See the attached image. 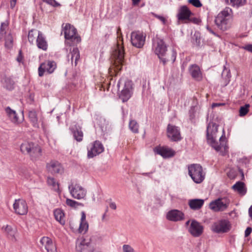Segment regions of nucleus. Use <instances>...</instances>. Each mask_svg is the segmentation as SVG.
I'll list each match as a JSON object with an SVG mask.
<instances>
[{
	"instance_id": "603ef678",
	"label": "nucleus",
	"mask_w": 252,
	"mask_h": 252,
	"mask_svg": "<svg viewBox=\"0 0 252 252\" xmlns=\"http://www.w3.org/2000/svg\"><path fill=\"white\" fill-rule=\"evenodd\" d=\"M22 60H23V57H22V51L21 50H19V55H18V56L17 57V61L20 63L22 61Z\"/></svg>"
},
{
	"instance_id": "774afa93",
	"label": "nucleus",
	"mask_w": 252,
	"mask_h": 252,
	"mask_svg": "<svg viewBox=\"0 0 252 252\" xmlns=\"http://www.w3.org/2000/svg\"><path fill=\"white\" fill-rule=\"evenodd\" d=\"M83 206V205L82 203L78 202V204H76V207L77 206Z\"/></svg>"
},
{
	"instance_id": "8fccbe9b",
	"label": "nucleus",
	"mask_w": 252,
	"mask_h": 252,
	"mask_svg": "<svg viewBox=\"0 0 252 252\" xmlns=\"http://www.w3.org/2000/svg\"><path fill=\"white\" fill-rule=\"evenodd\" d=\"M242 48L252 53V44H248L243 46Z\"/></svg>"
},
{
	"instance_id": "13d9d810",
	"label": "nucleus",
	"mask_w": 252,
	"mask_h": 252,
	"mask_svg": "<svg viewBox=\"0 0 252 252\" xmlns=\"http://www.w3.org/2000/svg\"><path fill=\"white\" fill-rule=\"evenodd\" d=\"M17 0H11L10 1V7L11 8H13L16 4Z\"/></svg>"
},
{
	"instance_id": "4d7b16f0",
	"label": "nucleus",
	"mask_w": 252,
	"mask_h": 252,
	"mask_svg": "<svg viewBox=\"0 0 252 252\" xmlns=\"http://www.w3.org/2000/svg\"><path fill=\"white\" fill-rule=\"evenodd\" d=\"M155 171V170H153L150 172H148V173H142L141 174L144 175V176H148L149 177H151V175L153 173H154Z\"/></svg>"
},
{
	"instance_id": "f3484780",
	"label": "nucleus",
	"mask_w": 252,
	"mask_h": 252,
	"mask_svg": "<svg viewBox=\"0 0 252 252\" xmlns=\"http://www.w3.org/2000/svg\"><path fill=\"white\" fill-rule=\"evenodd\" d=\"M56 67V64L54 61H48L42 63L38 67V75L40 77L42 76L45 71H47L48 73H52Z\"/></svg>"
},
{
	"instance_id": "bf43d9fd",
	"label": "nucleus",
	"mask_w": 252,
	"mask_h": 252,
	"mask_svg": "<svg viewBox=\"0 0 252 252\" xmlns=\"http://www.w3.org/2000/svg\"><path fill=\"white\" fill-rule=\"evenodd\" d=\"M117 33L118 35V37L120 38L122 36V33L121 32V29L120 28H118L117 31Z\"/></svg>"
},
{
	"instance_id": "5fc2aeb1",
	"label": "nucleus",
	"mask_w": 252,
	"mask_h": 252,
	"mask_svg": "<svg viewBox=\"0 0 252 252\" xmlns=\"http://www.w3.org/2000/svg\"><path fill=\"white\" fill-rule=\"evenodd\" d=\"M109 206L112 209H113V210H116V208H117V206H116V204L115 202H111L109 204Z\"/></svg>"
},
{
	"instance_id": "052dcab7",
	"label": "nucleus",
	"mask_w": 252,
	"mask_h": 252,
	"mask_svg": "<svg viewBox=\"0 0 252 252\" xmlns=\"http://www.w3.org/2000/svg\"><path fill=\"white\" fill-rule=\"evenodd\" d=\"M162 57H160V58L159 59L160 60V61L163 64L165 65L166 63L167 60L165 58Z\"/></svg>"
},
{
	"instance_id": "a878e982",
	"label": "nucleus",
	"mask_w": 252,
	"mask_h": 252,
	"mask_svg": "<svg viewBox=\"0 0 252 252\" xmlns=\"http://www.w3.org/2000/svg\"><path fill=\"white\" fill-rule=\"evenodd\" d=\"M204 203V200L202 199H192L189 200L188 204L190 208L193 210L200 209Z\"/></svg>"
},
{
	"instance_id": "09e8293b",
	"label": "nucleus",
	"mask_w": 252,
	"mask_h": 252,
	"mask_svg": "<svg viewBox=\"0 0 252 252\" xmlns=\"http://www.w3.org/2000/svg\"><path fill=\"white\" fill-rule=\"evenodd\" d=\"M42 1L54 7L60 5L55 0H42Z\"/></svg>"
},
{
	"instance_id": "6ab92c4d",
	"label": "nucleus",
	"mask_w": 252,
	"mask_h": 252,
	"mask_svg": "<svg viewBox=\"0 0 252 252\" xmlns=\"http://www.w3.org/2000/svg\"><path fill=\"white\" fill-rule=\"evenodd\" d=\"M167 136L172 141H177L181 140L180 130L178 127L169 124L167 126Z\"/></svg>"
},
{
	"instance_id": "58836bf2",
	"label": "nucleus",
	"mask_w": 252,
	"mask_h": 252,
	"mask_svg": "<svg viewBox=\"0 0 252 252\" xmlns=\"http://www.w3.org/2000/svg\"><path fill=\"white\" fill-rule=\"evenodd\" d=\"M129 128L130 130L135 133L138 132L139 125L135 120H130L129 123Z\"/></svg>"
},
{
	"instance_id": "e433bc0d",
	"label": "nucleus",
	"mask_w": 252,
	"mask_h": 252,
	"mask_svg": "<svg viewBox=\"0 0 252 252\" xmlns=\"http://www.w3.org/2000/svg\"><path fill=\"white\" fill-rule=\"evenodd\" d=\"M14 81L9 78H6L4 79L3 87L8 90H12L14 89Z\"/></svg>"
},
{
	"instance_id": "b1692460",
	"label": "nucleus",
	"mask_w": 252,
	"mask_h": 252,
	"mask_svg": "<svg viewBox=\"0 0 252 252\" xmlns=\"http://www.w3.org/2000/svg\"><path fill=\"white\" fill-rule=\"evenodd\" d=\"M189 72L192 77L197 81L202 79V74L200 68L196 64H192L189 68Z\"/></svg>"
},
{
	"instance_id": "412c9836",
	"label": "nucleus",
	"mask_w": 252,
	"mask_h": 252,
	"mask_svg": "<svg viewBox=\"0 0 252 252\" xmlns=\"http://www.w3.org/2000/svg\"><path fill=\"white\" fill-rule=\"evenodd\" d=\"M166 218L173 221H181L184 219V214L178 210H172L167 213Z\"/></svg>"
},
{
	"instance_id": "de8ad7c7",
	"label": "nucleus",
	"mask_w": 252,
	"mask_h": 252,
	"mask_svg": "<svg viewBox=\"0 0 252 252\" xmlns=\"http://www.w3.org/2000/svg\"><path fill=\"white\" fill-rule=\"evenodd\" d=\"M189 2L196 7H200L202 5L199 0H189Z\"/></svg>"
},
{
	"instance_id": "0eeeda50",
	"label": "nucleus",
	"mask_w": 252,
	"mask_h": 252,
	"mask_svg": "<svg viewBox=\"0 0 252 252\" xmlns=\"http://www.w3.org/2000/svg\"><path fill=\"white\" fill-rule=\"evenodd\" d=\"M152 51L159 58L164 57L167 51V45L163 39L155 38L153 39Z\"/></svg>"
},
{
	"instance_id": "39448f33",
	"label": "nucleus",
	"mask_w": 252,
	"mask_h": 252,
	"mask_svg": "<svg viewBox=\"0 0 252 252\" xmlns=\"http://www.w3.org/2000/svg\"><path fill=\"white\" fill-rule=\"evenodd\" d=\"M112 58L114 63L109 69H114L115 72L120 71L122 69L124 60V51L123 48L118 45L116 49L113 52ZM111 71H112V70H111Z\"/></svg>"
},
{
	"instance_id": "a211bd4d",
	"label": "nucleus",
	"mask_w": 252,
	"mask_h": 252,
	"mask_svg": "<svg viewBox=\"0 0 252 252\" xmlns=\"http://www.w3.org/2000/svg\"><path fill=\"white\" fill-rule=\"evenodd\" d=\"M46 168L48 171L52 174H62L63 172V168L58 161H51L47 163Z\"/></svg>"
},
{
	"instance_id": "423d86ee",
	"label": "nucleus",
	"mask_w": 252,
	"mask_h": 252,
	"mask_svg": "<svg viewBox=\"0 0 252 252\" xmlns=\"http://www.w3.org/2000/svg\"><path fill=\"white\" fill-rule=\"evenodd\" d=\"M189 175L196 184L202 183L205 179V174L202 166L199 164H192L188 166Z\"/></svg>"
},
{
	"instance_id": "20e7f679",
	"label": "nucleus",
	"mask_w": 252,
	"mask_h": 252,
	"mask_svg": "<svg viewBox=\"0 0 252 252\" xmlns=\"http://www.w3.org/2000/svg\"><path fill=\"white\" fill-rule=\"evenodd\" d=\"M117 87L119 90L122 87L120 98L123 102L127 101L131 97L133 93L132 81L126 78H121L117 83Z\"/></svg>"
},
{
	"instance_id": "72a5a7b5",
	"label": "nucleus",
	"mask_w": 252,
	"mask_h": 252,
	"mask_svg": "<svg viewBox=\"0 0 252 252\" xmlns=\"http://www.w3.org/2000/svg\"><path fill=\"white\" fill-rule=\"evenodd\" d=\"M29 118L31 122L32 123L33 126L35 127L37 126V117L36 111L34 110L29 111Z\"/></svg>"
},
{
	"instance_id": "ea45409f",
	"label": "nucleus",
	"mask_w": 252,
	"mask_h": 252,
	"mask_svg": "<svg viewBox=\"0 0 252 252\" xmlns=\"http://www.w3.org/2000/svg\"><path fill=\"white\" fill-rule=\"evenodd\" d=\"M2 228L4 229V231L9 237H11L12 238L14 237L15 231L11 226L7 225L5 227L3 226Z\"/></svg>"
},
{
	"instance_id": "aec40b11",
	"label": "nucleus",
	"mask_w": 252,
	"mask_h": 252,
	"mask_svg": "<svg viewBox=\"0 0 252 252\" xmlns=\"http://www.w3.org/2000/svg\"><path fill=\"white\" fill-rule=\"evenodd\" d=\"M40 243L47 251V252H57L56 244L48 237H43L40 240Z\"/></svg>"
},
{
	"instance_id": "2eb2a0df",
	"label": "nucleus",
	"mask_w": 252,
	"mask_h": 252,
	"mask_svg": "<svg viewBox=\"0 0 252 252\" xmlns=\"http://www.w3.org/2000/svg\"><path fill=\"white\" fill-rule=\"evenodd\" d=\"M88 149V158H93L102 153L104 151V147L101 142L99 141H95L91 145L90 149Z\"/></svg>"
},
{
	"instance_id": "7c9ffc66",
	"label": "nucleus",
	"mask_w": 252,
	"mask_h": 252,
	"mask_svg": "<svg viewBox=\"0 0 252 252\" xmlns=\"http://www.w3.org/2000/svg\"><path fill=\"white\" fill-rule=\"evenodd\" d=\"M41 33V32L35 29H32L30 30L28 34L29 41L32 44Z\"/></svg>"
},
{
	"instance_id": "393cba45",
	"label": "nucleus",
	"mask_w": 252,
	"mask_h": 252,
	"mask_svg": "<svg viewBox=\"0 0 252 252\" xmlns=\"http://www.w3.org/2000/svg\"><path fill=\"white\" fill-rule=\"evenodd\" d=\"M70 129L73 133L74 138L77 141L80 142L83 139V133L81 127L79 126L74 125L72 126Z\"/></svg>"
},
{
	"instance_id": "a18cd8bd",
	"label": "nucleus",
	"mask_w": 252,
	"mask_h": 252,
	"mask_svg": "<svg viewBox=\"0 0 252 252\" xmlns=\"http://www.w3.org/2000/svg\"><path fill=\"white\" fill-rule=\"evenodd\" d=\"M222 76L226 78H229L231 77L230 70L226 67L225 65L223 66V70L222 72Z\"/></svg>"
},
{
	"instance_id": "1a4fd4ad",
	"label": "nucleus",
	"mask_w": 252,
	"mask_h": 252,
	"mask_svg": "<svg viewBox=\"0 0 252 252\" xmlns=\"http://www.w3.org/2000/svg\"><path fill=\"white\" fill-rule=\"evenodd\" d=\"M68 189L72 197L75 199H83L86 195L85 189L78 184L71 183L68 186Z\"/></svg>"
},
{
	"instance_id": "ddd939ff",
	"label": "nucleus",
	"mask_w": 252,
	"mask_h": 252,
	"mask_svg": "<svg viewBox=\"0 0 252 252\" xmlns=\"http://www.w3.org/2000/svg\"><path fill=\"white\" fill-rule=\"evenodd\" d=\"M146 36L140 32H133L131 34V42L133 46L140 48L145 42Z\"/></svg>"
},
{
	"instance_id": "2f4dec72",
	"label": "nucleus",
	"mask_w": 252,
	"mask_h": 252,
	"mask_svg": "<svg viewBox=\"0 0 252 252\" xmlns=\"http://www.w3.org/2000/svg\"><path fill=\"white\" fill-rule=\"evenodd\" d=\"M71 54V62L73 63V60H74V65L76 66L77 64V61L80 59V53L77 47L73 48L70 51Z\"/></svg>"
},
{
	"instance_id": "e2e57ef3",
	"label": "nucleus",
	"mask_w": 252,
	"mask_h": 252,
	"mask_svg": "<svg viewBox=\"0 0 252 252\" xmlns=\"http://www.w3.org/2000/svg\"><path fill=\"white\" fill-rule=\"evenodd\" d=\"M141 0H132L133 5H137Z\"/></svg>"
},
{
	"instance_id": "79ce46f5",
	"label": "nucleus",
	"mask_w": 252,
	"mask_h": 252,
	"mask_svg": "<svg viewBox=\"0 0 252 252\" xmlns=\"http://www.w3.org/2000/svg\"><path fill=\"white\" fill-rule=\"evenodd\" d=\"M89 225L87 221H81L79 231L80 233L86 232L88 229Z\"/></svg>"
},
{
	"instance_id": "4be33fe9",
	"label": "nucleus",
	"mask_w": 252,
	"mask_h": 252,
	"mask_svg": "<svg viewBox=\"0 0 252 252\" xmlns=\"http://www.w3.org/2000/svg\"><path fill=\"white\" fill-rule=\"evenodd\" d=\"M154 152L164 158L173 157L175 152L172 149L167 147H157L154 149Z\"/></svg>"
},
{
	"instance_id": "c756f323",
	"label": "nucleus",
	"mask_w": 252,
	"mask_h": 252,
	"mask_svg": "<svg viewBox=\"0 0 252 252\" xmlns=\"http://www.w3.org/2000/svg\"><path fill=\"white\" fill-rule=\"evenodd\" d=\"M54 214L56 220L59 221L61 224L64 225L65 220H64V213L63 210L61 209H57L54 210Z\"/></svg>"
},
{
	"instance_id": "5701e85b",
	"label": "nucleus",
	"mask_w": 252,
	"mask_h": 252,
	"mask_svg": "<svg viewBox=\"0 0 252 252\" xmlns=\"http://www.w3.org/2000/svg\"><path fill=\"white\" fill-rule=\"evenodd\" d=\"M191 14V11L186 6L184 5L181 6L179 9L177 17L179 21H188L189 20Z\"/></svg>"
},
{
	"instance_id": "6e6552de",
	"label": "nucleus",
	"mask_w": 252,
	"mask_h": 252,
	"mask_svg": "<svg viewBox=\"0 0 252 252\" xmlns=\"http://www.w3.org/2000/svg\"><path fill=\"white\" fill-rule=\"evenodd\" d=\"M229 203L230 201L227 198H219L210 202L209 208L216 212L223 211L227 208Z\"/></svg>"
},
{
	"instance_id": "0e129e2a",
	"label": "nucleus",
	"mask_w": 252,
	"mask_h": 252,
	"mask_svg": "<svg viewBox=\"0 0 252 252\" xmlns=\"http://www.w3.org/2000/svg\"><path fill=\"white\" fill-rule=\"evenodd\" d=\"M189 21H190V22H193L194 23H196L197 21H198V20L196 18H193V19H190L189 18Z\"/></svg>"
},
{
	"instance_id": "49530a36",
	"label": "nucleus",
	"mask_w": 252,
	"mask_h": 252,
	"mask_svg": "<svg viewBox=\"0 0 252 252\" xmlns=\"http://www.w3.org/2000/svg\"><path fill=\"white\" fill-rule=\"evenodd\" d=\"M66 204L70 207H76V204H78V202L70 199L67 198L66 200Z\"/></svg>"
},
{
	"instance_id": "473e14b6",
	"label": "nucleus",
	"mask_w": 252,
	"mask_h": 252,
	"mask_svg": "<svg viewBox=\"0 0 252 252\" xmlns=\"http://www.w3.org/2000/svg\"><path fill=\"white\" fill-rule=\"evenodd\" d=\"M5 47L8 49H10L12 47L13 44V37L11 33H9L7 34H5Z\"/></svg>"
},
{
	"instance_id": "f704fd0d",
	"label": "nucleus",
	"mask_w": 252,
	"mask_h": 252,
	"mask_svg": "<svg viewBox=\"0 0 252 252\" xmlns=\"http://www.w3.org/2000/svg\"><path fill=\"white\" fill-rule=\"evenodd\" d=\"M47 183L49 186H52L53 189L56 191H59V184L56 181L55 178L53 177H48Z\"/></svg>"
},
{
	"instance_id": "4468645a",
	"label": "nucleus",
	"mask_w": 252,
	"mask_h": 252,
	"mask_svg": "<svg viewBox=\"0 0 252 252\" xmlns=\"http://www.w3.org/2000/svg\"><path fill=\"white\" fill-rule=\"evenodd\" d=\"M13 206L15 213L18 215H24L28 213L27 204L26 201L23 199H16Z\"/></svg>"
},
{
	"instance_id": "f257e3e1",
	"label": "nucleus",
	"mask_w": 252,
	"mask_h": 252,
	"mask_svg": "<svg viewBox=\"0 0 252 252\" xmlns=\"http://www.w3.org/2000/svg\"><path fill=\"white\" fill-rule=\"evenodd\" d=\"M218 127L216 123L210 122L207 127V139L208 143L217 152L220 151L221 149L225 151L227 149L226 145L225 137L222 135L220 138V143L216 141V134L218 132Z\"/></svg>"
},
{
	"instance_id": "c9c22d12",
	"label": "nucleus",
	"mask_w": 252,
	"mask_h": 252,
	"mask_svg": "<svg viewBox=\"0 0 252 252\" xmlns=\"http://www.w3.org/2000/svg\"><path fill=\"white\" fill-rule=\"evenodd\" d=\"M225 1L234 7H239L243 6L245 4L246 0H225Z\"/></svg>"
},
{
	"instance_id": "37998d69",
	"label": "nucleus",
	"mask_w": 252,
	"mask_h": 252,
	"mask_svg": "<svg viewBox=\"0 0 252 252\" xmlns=\"http://www.w3.org/2000/svg\"><path fill=\"white\" fill-rule=\"evenodd\" d=\"M123 252H135L134 249L129 245L125 244L122 247Z\"/></svg>"
},
{
	"instance_id": "338daca9",
	"label": "nucleus",
	"mask_w": 252,
	"mask_h": 252,
	"mask_svg": "<svg viewBox=\"0 0 252 252\" xmlns=\"http://www.w3.org/2000/svg\"><path fill=\"white\" fill-rule=\"evenodd\" d=\"M190 222H191V220H188V221L186 222V223H185V225H186V226H189V224Z\"/></svg>"
},
{
	"instance_id": "4c0bfd02",
	"label": "nucleus",
	"mask_w": 252,
	"mask_h": 252,
	"mask_svg": "<svg viewBox=\"0 0 252 252\" xmlns=\"http://www.w3.org/2000/svg\"><path fill=\"white\" fill-rule=\"evenodd\" d=\"M9 21L7 20L1 23L0 27V35L3 36L6 34L8 29Z\"/></svg>"
},
{
	"instance_id": "dca6fc26",
	"label": "nucleus",
	"mask_w": 252,
	"mask_h": 252,
	"mask_svg": "<svg viewBox=\"0 0 252 252\" xmlns=\"http://www.w3.org/2000/svg\"><path fill=\"white\" fill-rule=\"evenodd\" d=\"M229 222L225 220H222L214 223L212 230L216 233L226 232L229 230Z\"/></svg>"
},
{
	"instance_id": "bb28decb",
	"label": "nucleus",
	"mask_w": 252,
	"mask_h": 252,
	"mask_svg": "<svg viewBox=\"0 0 252 252\" xmlns=\"http://www.w3.org/2000/svg\"><path fill=\"white\" fill-rule=\"evenodd\" d=\"M232 189L241 195H244L247 192V188L244 183L238 181L232 187Z\"/></svg>"
},
{
	"instance_id": "6e6d98bb",
	"label": "nucleus",
	"mask_w": 252,
	"mask_h": 252,
	"mask_svg": "<svg viewBox=\"0 0 252 252\" xmlns=\"http://www.w3.org/2000/svg\"><path fill=\"white\" fill-rule=\"evenodd\" d=\"M81 221H86V214L84 212H82L81 213Z\"/></svg>"
},
{
	"instance_id": "f8f14e48",
	"label": "nucleus",
	"mask_w": 252,
	"mask_h": 252,
	"mask_svg": "<svg viewBox=\"0 0 252 252\" xmlns=\"http://www.w3.org/2000/svg\"><path fill=\"white\" fill-rule=\"evenodd\" d=\"M204 227L200 223L195 220H191V223L188 227V231L195 237H199L203 232Z\"/></svg>"
},
{
	"instance_id": "864d4df0",
	"label": "nucleus",
	"mask_w": 252,
	"mask_h": 252,
	"mask_svg": "<svg viewBox=\"0 0 252 252\" xmlns=\"http://www.w3.org/2000/svg\"><path fill=\"white\" fill-rule=\"evenodd\" d=\"M176 52L175 51V50L173 49L172 51V56H171V59L173 61V62H175L176 58Z\"/></svg>"
},
{
	"instance_id": "cd10ccee",
	"label": "nucleus",
	"mask_w": 252,
	"mask_h": 252,
	"mask_svg": "<svg viewBox=\"0 0 252 252\" xmlns=\"http://www.w3.org/2000/svg\"><path fill=\"white\" fill-rule=\"evenodd\" d=\"M37 46L38 48L46 51L48 48V44L46 39L41 32L36 39Z\"/></svg>"
},
{
	"instance_id": "a19ab883",
	"label": "nucleus",
	"mask_w": 252,
	"mask_h": 252,
	"mask_svg": "<svg viewBox=\"0 0 252 252\" xmlns=\"http://www.w3.org/2000/svg\"><path fill=\"white\" fill-rule=\"evenodd\" d=\"M250 107V104H246L244 106H241L239 110V116L243 117L245 116L249 112V108Z\"/></svg>"
},
{
	"instance_id": "69168bd1",
	"label": "nucleus",
	"mask_w": 252,
	"mask_h": 252,
	"mask_svg": "<svg viewBox=\"0 0 252 252\" xmlns=\"http://www.w3.org/2000/svg\"><path fill=\"white\" fill-rule=\"evenodd\" d=\"M207 30L211 33H213V34H215V33L214 32L212 31V30L211 29V28H210L208 26H207L206 27Z\"/></svg>"
},
{
	"instance_id": "7ed1b4c3",
	"label": "nucleus",
	"mask_w": 252,
	"mask_h": 252,
	"mask_svg": "<svg viewBox=\"0 0 252 252\" xmlns=\"http://www.w3.org/2000/svg\"><path fill=\"white\" fill-rule=\"evenodd\" d=\"M20 150L23 154L29 155L32 160H37L41 155L40 146L32 142H24L21 145Z\"/></svg>"
},
{
	"instance_id": "f03ea898",
	"label": "nucleus",
	"mask_w": 252,
	"mask_h": 252,
	"mask_svg": "<svg viewBox=\"0 0 252 252\" xmlns=\"http://www.w3.org/2000/svg\"><path fill=\"white\" fill-rule=\"evenodd\" d=\"M232 17V9L226 7L218 14L216 17L215 22L218 28L224 31L230 27V20Z\"/></svg>"
},
{
	"instance_id": "c85d7f7f",
	"label": "nucleus",
	"mask_w": 252,
	"mask_h": 252,
	"mask_svg": "<svg viewBox=\"0 0 252 252\" xmlns=\"http://www.w3.org/2000/svg\"><path fill=\"white\" fill-rule=\"evenodd\" d=\"M5 112L12 123L18 124L20 122V120L14 110H12L9 107H7L5 108Z\"/></svg>"
},
{
	"instance_id": "9b49d317",
	"label": "nucleus",
	"mask_w": 252,
	"mask_h": 252,
	"mask_svg": "<svg viewBox=\"0 0 252 252\" xmlns=\"http://www.w3.org/2000/svg\"><path fill=\"white\" fill-rule=\"evenodd\" d=\"M92 238L89 241L86 239L78 240L76 243V252H92L94 250V247L92 243Z\"/></svg>"
},
{
	"instance_id": "c03bdc74",
	"label": "nucleus",
	"mask_w": 252,
	"mask_h": 252,
	"mask_svg": "<svg viewBox=\"0 0 252 252\" xmlns=\"http://www.w3.org/2000/svg\"><path fill=\"white\" fill-rule=\"evenodd\" d=\"M153 15L158 19L163 25H165L167 23V19L163 16L159 15L155 13H152Z\"/></svg>"
},
{
	"instance_id": "3c124183",
	"label": "nucleus",
	"mask_w": 252,
	"mask_h": 252,
	"mask_svg": "<svg viewBox=\"0 0 252 252\" xmlns=\"http://www.w3.org/2000/svg\"><path fill=\"white\" fill-rule=\"evenodd\" d=\"M252 228L250 227H248L246 228L245 231V236L246 237H248L250 234L252 233Z\"/></svg>"
},
{
	"instance_id": "680f3d73",
	"label": "nucleus",
	"mask_w": 252,
	"mask_h": 252,
	"mask_svg": "<svg viewBox=\"0 0 252 252\" xmlns=\"http://www.w3.org/2000/svg\"><path fill=\"white\" fill-rule=\"evenodd\" d=\"M249 215L250 217L252 219V205L250 206L249 209Z\"/></svg>"
},
{
	"instance_id": "9d476101",
	"label": "nucleus",
	"mask_w": 252,
	"mask_h": 252,
	"mask_svg": "<svg viewBox=\"0 0 252 252\" xmlns=\"http://www.w3.org/2000/svg\"><path fill=\"white\" fill-rule=\"evenodd\" d=\"M63 31L66 39L72 41L76 40L77 43L80 42V37L76 35V29L70 24H66L65 26L63 27Z\"/></svg>"
}]
</instances>
